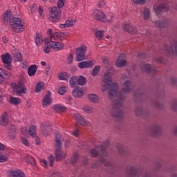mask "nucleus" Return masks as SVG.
Listing matches in <instances>:
<instances>
[{"instance_id": "09e8293b", "label": "nucleus", "mask_w": 177, "mask_h": 177, "mask_svg": "<svg viewBox=\"0 0 177 177\" xmlns=\"http://www.w3.org/2000/svg\"><path fill=\"white\" fill-rule=\"evenodd\" d=\"M44 89V86H42V83L39 82L36 86L35 92L36 93H39V92H41Z\"/></svg>"}, {"instance_id": "79ce46f5", "label": "nucleus", "mask_w": 177, "mask_h": 177, "mask_svg": "<svg viewBox=\"0 0 177 177\" xmlns=\"http://www.w3.org/2000/svg\"><path fill=\"white\" fill-rule=\"evenodd\" d=\"M13 56L14 59L17 60V62H21L23 60V55L20 53H16Z\"/></svg>"}, {"instance_id": "603ef678", "label": "nucleus", "mask_w": 177, "mask_h": 177, "mask_svg": "<svg viewBox=\"0 0 177 177\" xmlns=\"http://www.w3.org/2000/svg\"><path fill=\"white\" fill-rule=\"evenodd\" d=\"M9 73L6 72V71L0 68V77L3 80L5 78L4 75H8Z\"/></svg>"}, {"instance_id": "4c0bfd02", "label": "nucleus", "mask_w": 177, "mask_h": 177, "mask_svg": "<svg viewBox=\"0 0 177 177\" xmlns=\"http://www.w3.org/2000/svg\"><path fill=\"white\" fill-rule=\"evenodd\" d=\"M95 35L96 38H97V39H99V41H100L104 35V30H97L95 32Z\"/></svg>"}, {"instance_id": "c03bdc74", "label": "nucleus", "mask_w": 177, "mask_h": 177, "mask_svg": "<svg viewBox=\"0 0 177 177\" xmlns=\"http://www.w3.org/2000/svg\"><path fill=\"white\" fill-rule=\"evenodd\" d=\"M77 160H78V153H75L73 154V156L71 158V163L72 164V165H74V164H75Z\"/></svg>"}, {"instance_id": "69168bd1", "label": "nucleus", "mask_w": 177, "mask_h": 177, "mask_svg": "<svg viewBox=\"0 0 177 177\" xmlns=\"http://www.w3.org/2000/svg\"><path fill=\"white\" fill-rule=\"evenodd\" d=\"M104 5H106V2H104V1H103V0H101L98 2L97 7L101 9V8H103V6H104Z\"/></svg>"}, {"instance_id": "6e6552de", "label": "nucleus", "mask_w": 177, "mask_h": 177, "mask_svg": "<svg viewBox=\"0 0 177 177\" xmlns=\"http://www.w3.org/2000/svg\"><path fill=\"white\" fill-rule=\"evenodd\" d=\"M1 59L7 70H12V56L9 53L1 55Z\"/></svg>"}, {"instance_id": "9b49d317", "label": "nucleus", "mask_w": 177, "mask_h": 177, "mask_svg": "<svg viewBox=\"0 0 177 177\" xmlns=\"http://www.w3.org/2000/svg\"><path fill=\"white\" fill-rule=\"evenodd\" d=\"M153 10L156 15H160L162 12H168L169 10V4L167 3H162L157 7H153Z\"/></svg>"}, {"instance_id": "bf43d9fd", "label": "nucleus", "mask_w": 177, "mask_h": 177, "mask_svg": "<svg viewBox=\"0 0 177 177\" xmlns=\"http://www.w3.org/2000/svg\"><path fill=\"white\" fill-rule=\"evenodd\" d=\"M58 93L60 95H64V93H66V86L60 87L58 90Z\"/></svg>"}, {"instance_id": "de8ad7c7", "label": "nucleus", "mask_w": 177, "mask_h": 177, "mask_svg": "<svg viewBox=\"0 0 177 177\" xmlns=\"http://www.w3.org/2000/svg\"><path fill=\"white\" fill-rule=\"evenodd\" d=\"M131 2L136 5H145V3L147 2V0H131Z\"/></svg>"}, {"instance_id": "ea45409f", "label": "nucleus", "mask_w": 177, "mask_h": 177, "mask_svg": "<svg viewBox=\"0 0 177 177\" xmlns=\"http://www.w3.org/2000/svg\"><path fill=\"white\" fill-rule=\"evenodd\" d=\"M35 44L37 46H41V44H44V39L38 34L36 35Z\"/></svg>"}, {"instance_id": "c756f323", "label": "nucleus", "mask_w": 177, "mask_h": 177, "mask_svg": "<svg viewBox=\"0 0 177 177\" xmlns=\"http://www.w3.org/2000/svg\"><path fill=\"white\" fill-rule=\"evenodd\" d=\"M57 78L59 81H67L70 78V75L66 72H61L59 73Z\"/></svg>"}, {"instance_id": "1a4fd4ad", "label": "nucleus", "mask_w": 177, "mask_h": 177, "mask_svg": "<svg viewBox=\"0 0 177 177\" xmlns=\"http://www.w3.org/2000/svg\"><path fill=\"white\" fill-rule=\"evenodd\" d=\"M162 131V128L161 127L160 125L153 124L149 129V133L154 138H158V136H160V135H161Z\"/></svg>"}, {"instance_id": "58836bf2", "label": "nucleus", "mask_w": 177, "mask_h": 177, "mask_svg": "<svg viewBox=\"0 0 177 177\" xmlns=\"http://www.w3.org/2000/svg\"><path fill=\"white\" fill-rule=\"evenodd\" d=\"M170 109L177 113V100H174L170 103Z\"/></svg>"}, {"instance_id": "20e7f679", "label": "nucleus", "mask_w": 177, "mask_h": 177, "mask_svg": "<svg viewBox=\"0 0 177 177\" xmlns=\"http://www.w3.org/2000/svg\"><path fill=\"white\" fill-rule=\"evenodd\" d=\"M76 62H82V60H86L88 57L86 56V46L82 45L80 47L76 48Z\"/></svg>"}, {"instance_id": "423d86ee", "label": "nucleus", "mask_w": 177, "mask_h": 177, "mask_svg": "<svg viewBox=\"0 0 177 177\" xmlns=\"http://www.w3.org/2000/svg\"><path fill=\"white\" fill-rule=\"evenodd\" d=\"M52 124L49 122H42L40 124V132L43 136H49L52 133Z\"/></svg>"}, {"instance_id": "412c9836", "label": "nucleus", "mask_w": 177, "mask_h": 177, "mask_svg": "<svg viewBox=\"0 0 177 177\" xmlns=\"http://www.w3.org/2000/svg\"><path fill=\"white\" fill-rule=\"evenodd\" d=\"M134 113L137 117H143V115L149 114V111H145L142 106H137Z\"/></svg>"}, {"instance_id": "7c9ffc66", "label": "nucleus", "mask_w": 177, "mask_h": 177, "mask_svg": "<svg viewBox=\"0 0 177 177\" xmlns=\"http://www.w3.org/2000/svg\"><path fill=\"white\" fill-rule=\"evenodd\" d=\"M10 16H12V11L7 10L3 15L4 23H8L10 20Z\"/></svg>"}, {"instance_id": "680f3d73", "label": "nucleus", "mask_w": 177, "mask_h": 177, "mask_svg": "<svg viewBox=\"0 0 177 177\" xmlns=\"http://www.w3.org/2000/svg\"><path fill=\"white\" fill-rule=\"evenodd\" d=\"M16 127L13 124H11L9 127V132L12 133H16Z\"/></svg>"}, {"instance_id": "2f4dec72", "label": "nucleus", "mask_w": 177, "mask_h": 177, "mask_svg": "<svg viewBox=\"0 0 177 177\" xmlns=\"http://www.w3.org/2000/svg\"><path fill=\"white\" fill-rule=\"evenodd\" d=\"M28 133L32 136V138H36L37 136V127L34 125L30 127L28 130Z\"/></svg>"}, {"instance_id": "864d4df0", "label": "nucleus", "mask_w": 177, "mask_h": 177, "mask_svg": "<svg viewBox=\"0 0 177 177\" xmlns=\"http://www.w3.org/2000/svg\"><path fill=\"white\" fill-rule=\"evenodd\" d=\"M90 153L92 157H97V156H99V152L97 151V150H96V149H91Z\"/></svg>"}, {"instance_id": "a19ab883", "label": "nucleus", "mask_w": 177, "mask_h": 177, "mask_svg": "<svg viewBox=\"0 0 177 177\" xmlns=\"http://www.w3.org/2000/svg\"><path fill=\"white\" fill-rule=\"evenodd\" d=\"M99 71H100V66H95L94 68L93 69V71L91 73V75L93 77H96L99 74Z\"/></svg>"}, {"instance_id": "a18cd8bd", "label": "nucleus", "mask_w": 177, "mask_h": 177, "mask_svg": "<svg viewBox=\"0 0 177 177\" xmlns=\"http://www.w3.org/2000/svg\"><path fill=\"white\" fill-rule=\"evenodd\" d=\"M100 156H103L104 157H106L107 156V151H106V147L103 145H101L100 147Z\"/></svg>"}, {"instance_id": "3c124183", "label": "nucleus", "mask_w": 177, "mask_h": 177, "mask_svg": "<svg viewBox=\"0 0 177 177\" xmlns=\"http://www.w3.org/2000/svg\"><path fill=\"white\" fill-rule=\"evenodd\" d=\"M66 26L67 27H72V26H73L74 24H75V23H77V20H66Z\"/></svg>"}, {"instance_id": "6ab92c4d", "label": "nucleus", "mask_w": 177, "mask_h": 177, "mask_svg": "<svg viewBox=\"0 0 177 177\" xmlns=\"http://www.w3.org/2000/svg\"><path fill=\"white\" fill-rule=\"evenodd\" d=\"M94 64L93 60L88 62L84 61L78 64V67L79 68H91V67H93Z\"/></svg>"}, {"instance_id": "b1692460", "label": "nucleus", "mask_w": 177, "mask_h": 177, "mask_svg": "<svg viewBox=\"0 0 177 177\" xmlns=\"http://www.w3.org/2000/svg\"><path fill=\"white\" fill-rule=\"evenodd\" d=\"M122 57H124V55L120 54L117 59L116 66L119 68H121V67H124V66L127 65V61L122 59Z\"/></svg>"}, {"instance_id": "a211bd4d", "label": "nucleus", "mask_w": 177, "mask_h": 177, "mask_svg": "<svg viewBox=\"0 0 177 177\" xmlns=\"http://www.w3.org/2000/svg\"><path fill=\"white\" fill-rule=\"evenodd\" d=\"M49 46L51 49H54L55 50H62L64 49V44L57 41H51Z\"/></svg>"}, {"instance_id": "f3484780", "label": "nucleus", "mask_w": 177, "mask_h": 177, "mask_svg": "<svg viewBox=\"0 0 177 177\" xmlns=\"http://www.w3.org/2000/svg\"><path fill=\"white\" fill-rule=\"evenodd\" d=\"M72 95L74 97L81 99V97L84 96V91L82 90V88L80 86L74 87V89L72 91Z\"/></svg>"}, {"instance_id": "6e6d98bb", "label": "nucleus", "mask_w": 177, "mask_h": 177, "mask_svg": "<svg viewBox=\"0 0 177 177\" xmlns=\"http://www.w3.org/2000/svg\"><path fill=\"white\" fill-rule=\"evenodd\" d=\"M49 162H50V167H53V164H55V156L53 155H50L48 158Z\"/></svg>"}, {"instance_id": "f8f14e48", "label": "nucleus", "mask_w": 177, "mask_h": 177, "mask_svg": "<svg viewBox=\"0 0 177 177\" xmlns=\"http://www.w3.org/2000/svg\"><path fill=\"white\" fill-rule=\"evenodd\" d=\"M153 24L157 28H167L169 26V20H168V19L156 20L154 21Z\"/></svg>"}, {"instance_id": "e2e57ef3", "label": "nucleus", "mask_w": 177, "mask_h": 177, "mask_svg": "<svg viewBox=\"0 0 177 177\" xmlns=\"http://www.w3.org/2000/svg\"><path fill=\"white\" fill-rule=\"evenodd\" d=\"M6 161H8V157L5 155H0V162H6Z\"/></svg>"}, {"instance_id": "0eeeda50", "label": "nucleus", "mask_w": 177, "mask_h": 177, "mask_svg": "<svg viewBox=\"0 0 177 177\" xmlns=\"http://www.w3.org/2000/svg\"><path fill=\"white\" fill-rule=\"evenodd\" d=\"M93 15L94 20L100 21V23H106V21H111V20L107 19V16H106V14H104V12H103V11L100 10H95L93 11Z\"/></svg>"}, {"instance_id": "4be33fe9", "label": "nucleus", "mask_w": 177, "mask_h": 177, "mask_svg": "<svg viewBox=\"0 0 177 177\" xmlns=\"http://www.w3.org/2000/svg\"><path fill=\"white\" fill-rule=\"evenodd\" d=\"M55 156L57 161H60L62 160H64L65 157H67V155H66V153L63 155L62 148L55 149Z\"/></svg>"}, {"instance_id": "7ed1b4c3", "label": "nucleus", "mask_w": 177, "mask_h": 177, "mask_svg": "<svg viewBox=\"0 0 177 177\" xmlns=\"http://www.w3.org/2000/svg\"><path fill=\"white\" fill-rule=\"evenodd\" d=\"M10 24L15 32H21L24 30V26L21 24V19L19 17L12 18Z\"/></svg>"}, {"instance_id": "72a5a7b5", "label": "nucleus", "mask_w": 177, "mask_h": 177, "mask_svg": "<svg viewBox=\"0 0 177 177\" xmlns=\"http://www.w3.org/2000/svg\"><path fill=\"white\" fill-rule=\"evenodd\" d=\"M88 97V100L91 102V103H97V102H99V97L95 94H89Z\"/></svg>"}, {"instance_id": "338daca9", "label": "nucleus", "mask_w": 177, "mask_h": 177, "mask_svg": "<svg viewBox=\"0 0 177 177\" xmlns=\"http://www.w3.org/2000/svg\"><path fill=\"white\" fill-rule=\"evenodd\" d=\"M15 86H17V89H20L24 87V84L21 82H19L18 84H15Z\"/></svg>"}, {"instance_id": "c9c22d12", "label": "nucleus", "mask_w": 177, "mask_h": 177, "mask_svg": "<svg viewBox=\"0 0 177 177\" xmlns=\"http://www.w3.org/2000/svg\"><path fill=\"white\" fill-rule=\"evenodd\" d=\"M10 102L11 104H15L16 106L21 103V100H20V98H17L15 97H11Z\"/></svg>"}, {"instance_id": "052dcab7", "label": "nucleus", "mask_w": 177, "mask_h": 177, "mask_svg": "<svg viewBox=\"0 0 177 177\" xmlns=\"http://www.w3.org/2000/svg\"><path fill=\"white\" fill-rule=\"evenodd\" d=\"M21 142L23 145H25V146H30V142H28V140L26 137L21 138Z\"/></svg>"}, {"instance_id": "ddd939ff", "label": "nucleus", "mask_w": 177, "mask_h": 177, "mask_svg": "<svg viewBox=\"0 0 177 177\" xmlns=\"http://www.w3.org/2000/svg\"><path fill=\"white\" fill-rule=\"evenodd\" d=\"M101 164H104L105 167H111L113 168V164L111 162H106V160L104 158H100L96 162L93 163L92 165V168H99Z\"/></svg>"}, {"instance_id": "473e14b6", "label": "nucleus", "mask_w": 177, "mask_h": 177, "mask_svg": "<svg viewBox=\"0 0 177 177\" xmlns=\"http://www.w3.org/2000/svg\"><path fill=\"white\" fill-rule=\"evenodd\" d=\"M25 161L28 164H30V165H35V160L34 159V158L32 156H31L30 155H27L25 157Z\"/></svg>"}, {"instance_id": "37998d69", "label": "nucleus", "mask_w": 177, "mask_h": 177, "mask_svg": "<svg viewBox=\"0 0 177 177\" xmlns=\"http://www.w3.org/2000/svg\"><path fill=\"white\" fill-rule=\"evenodd\" d=\"M161 168H162V164L160 161H156L155 165V171L160 172Z\"/></svg>"}, {"instance_id": "5fc2aeb1", "label": "nucleus", "mask_w": 177, "mask_h": 177, "mask_svg": "<svg viewBox=\"0 0 177 177\" xmlns=\"http://www.w3.org/2000/svg\"><path fill=\"white\" fill-rule=\"evenodd\" d=\"M17 92L19 95L21 93H26L27 92V88L26 87H21V88H19L17 90Z\"/></svg>"}, {"instance_id": "2eb2a0df", "label": "nucleus", "mask_w": 177, "mask_h": 177, "mask_svg": "<svg viewBox=\"0 0 177 177\" xmlns=\"http://www.w3.org/2000/svg\"><path fill=\"white\" fill-rule=\"evenodd\" d=\"M124 30L129 34H136L138 32V28L133 26L132 24L129 22L124 24Z\"/></svg>"}, {"instance_id": "774afa93", "label": "nucleus", "mask_w": 177, "mask_h": 177, "mask_svg": "<svg viewBox=\"0 0 177 177\" xmlns=\"http://www.w3.org/2000/svg\"><path fill=\"white\" fill-rule=\"evenodd\" d=\"M53 177H62V174L57 171H53Z\"/></svg>"}, {"instance_id": "dca6fc26", "label": "nucleus", "mask_w": 177, "mask_h": 177, "mask_svg": "<svg viewBox=\"0 0 177 177\" xmlns=\"http://www.w3.org/2000/svg\"><path fill=\"white\" fill-rule=\"evenodd\" d=\"M51 93L50 91H47L46 95H45L42 100L43 107H46L47 106H50L52 103V98H50Z\"/></svg>"}, {"instance_id": "5701e85b", "label": "nucleus", "mask_w": 177, "mask_h": 177, "mask_svg": "<svg viewBox=\"0 0 177 177\" xmlns=\"http://www.w3.org/2000/svg\"><path fill=\"white\" fill-rule=\"evenodd\" d=\"M53 38L55 41H63L66 39V37L64 36V33L62 32H56L53 35Z\"/></svg>"}, {"instance_id": "4468645a", "label": "nucleus", "mask_w": 177, "mask_h": 177, "mask_svg": "<svg viewBox=\"0 0 177 177\" xmlns=\"http://www.w3.org/2000/svg\"><path fill=\"white\" fill-rule=\"evenodd\" d=\"M140 68L142 71L147 73V74H152V75L156 74V69H152L151 66L149 64H140Z\"/></svg>"}, {"instance_id": "aec40b11", "label": "nucleus", "mask_w": 177, "mask_h": 177, "mask_svg": "<svg viewBox=\"0 0 177 177\" xmlns=\"http://www.w3.org/2000/svg\"><path fill=\"white\" fill-rule=\"evenodd\" d=\"M74 118L75 121L80 124V125H82L83 127L88 126V122H86V120H85V119L82 116H81V115L75 113L74 115Z\"/></svg>"}, {"instance_id": "4d7b16f0", "label": "nucleus", "mask_w": 177, "mask_h": 177, "mask_svg": "<svg viewBox=\"0 0 177 177\" xmlns=\"http://www.w3.org/2000/svg\"><path fill=\"white\" fill-rule=\"evenodd\" d=\"M154 106H155V107H156L157 109H164V104H161V103H160V102H158V101H156L155 102H154Z\"/></svg>"}, {"instance_id": "f704fd0d", "label": "nucleus", "mask_w": 177, "mask_h": 177, "mask_svg": "<svg viewBox=\"0 0 177 177\" xmlns=\"http://www.w3.org/2000/svg\"><path fill=\"white\" fill-rule=\"evenodd\" d=\"M86 84V78L82 75H80L79 77H77V85H80L81 86H84Z\"/></svg>"}, {"instance_id": "f03ea898", "label": "nucleus", "mask_w": 177, "mask_h": 177, "mask_svg": "<svg viewBox=\"0 0 177 177\" xmlns=\"http://www.w3.org/2000/svg\"><path fill=\"white\" fill-rule=\"evenodd\" d=\"M127 177H151L150 173L139 170L138 168L131 166L126 172Z\"/></svg>"}, {"instance_id": "393cba45", "label": "nucleus", "mask_w": 177, "mask_h": 177, "mask_svg": "<svg viewBox=\"0 0 177 177\" xmlns=\"http://www.w3.org/2000/svg\"><path fill=\"white\" fill-rule=\"evenodd\" d=\"M37 70H38V66L35 64L30 66L28 68V74L29 77H34V75L37 73Z\"/></svg>"}, {"instance_id": "0e129e2a", "label": "nucleus", "mask_w": 177, "mask_h": 177, "mask_svg": "<svg viewBox=\"0 0 177 177\" xmlns=\"http://www.w3.org/2000/svg\"><path fill=\"white\" fill-rule=\"evenodd\" d=\"M63 6H64V1H63V0H59L57 3L58 9H62Z\"/></svg>"}, {"instance_id": "39448f33", "label": "nucleus", "mask_w": 177, "mask_h": 177, "mask_svg": "<svg viewBox=\"0 0 177 177\" xmlns=\"http://www.w3.org/2000/svg\"><path fill=\"white\" fill-rule=\"evenodd\" d=\"M60 9L57 7L50 8V21L52 23H57L60 21Z\"/></svg>"}, {"instance_id": "8fccbe9b", "label": "nucleus", "mask_w": 177, "mask_h": 177, "mask_svg": "<svg viewBox=\"0 0 177 177\" xmlns=\"http://www.w3.org/2000/svg\"><path fill=\"white\" fill-rule=\"evenodd\" d=\"M117 150L119 153V154H120L121 156H122V154H124V149L122 148V145L121 144H118L116 146Z\"/></svg>"}, {"instance_id": "a878e982", "label": "nucleus", "mask_w": 177, "mask_h": 177, "mask_svg": "<svg viewBox=\"0 0 177 177\" xmlns=\"http://www.w3.org/2000/svg\"><path fill=\"white\" fill-rule=\"evenodd\" d=\"M8 175L10 177H26V174L20 170H17V171H10L8 173Z\"/></svg>"}, {"instance_id": "c85d7f7f", "label": "nucleus", "mask_w": 177, "mask_h": 177, "mask_svg": "<svg viewBox=\"0 0 177 177\" xmlns=\"http://www.w3.org/2000/svg\"><path fill=\"white\" fill-rule=\"evenodd\" d=\"M69 84L72 88H77L78 86V77L72 76L70 79Z\"/></svg>"}, {"instance_id": "13d9d810", "label": "nucleus", "mask_w": 177, "mask_h": 177, "mask_svg": "<svg viewBox=\"0 0 177 177\" xmlns=\"http://www.w3.org/2000/svg\"><path fill=\"white\" fill-rule=\"evenodd\" d=\"M67 60H68V64H72L73 61L74 60V56H73L72 54H70V55L67 57Z\"/></svg>"}, {"instance_id": "bb28decb", "label": "nucleus", "mask_w": 177, "mask_h": 177, "mask_svg": "<svg viewBox=\"0 0 177 177\" xmlns=\"http://www.w3.org/2000/svg\"><path fill=\"white\" fill-rule=\"evenodd\" d=\"M53 110L56 113H64L67 110V107L63 105L56 104L53 106Z\"/></svg>"}, {"instance_id": "cd10ccee", "label": "nucleus", "mask_w": 177, "mask_h": 177, "mask_svg": "<svg viewBox=\"0 0 177 177\" xmlns=\"http://www.w3.org/2000/svg\"><path fill=\"white\" fill-rule=\"evenodd\" d=\"M9 120L8 119V113L5 112L3 116L0 119V125L1 127H6Z\"/></svg>"}, {"instance_id": "49530a36", "label": "nucleus", "mask_w": 177, "mask_h": 177, "mask_svg": "<svg viewBox=\"0 0 177 177\" xmlns=\"http://www.w3.org/2000/svg\"><path fill=\"white\" fill-rule=\"evenodd\" d=\"M83 111H85V113H88V114H91V113H93V108L86 106L83 107Z\"/></svg>"}, {"instance_id": "9d476101", "label": "nucleus", "mask_w": 177, "mask_h": 177, "mask_svg": "<svg viewBox=\"0 0 177 177\" xmlns=\"http://www.w3.org/2000/svg\"><path fill=\"white\" fill-rule=\"evenodd\" d=\"M55 148L62 149L63 142H64V137H63V136L60 133L57 131L55 133Z\"/></svg>"}, {"instance_id": "e433bc0d", "label": "nucleus", "mask_w": 177, "mask_h": 177, "mask_svg": "<svg viewBox=\"0 0 177 177\" xmlns=\"http://www.w3.org/2000/svg\"><path fill=\"white\" fill-rule=\"evenodd\" d=\"M150 18V10L149 8H145L143 11V19L144 20H149Z\"/></svg>"}, {"instance_id": "f257e3e1", "label": "nucleus", "mask_w": 177, "mask_h": 177, "mask_svg": "<svg viewBox=\"0 0 177 177\" xmlns=\"http://www.w3.org/2000/svg\"><path fill=\"white\" fill-rule=\"evenodd\" d=\"M103 82L104 83L103 85L104 90L102 92H106L109 89V97L111 100H113L112 104L113 109L111 113L112 117L122 118L124 112L120 109L124 104V93H129L132 91V83L129 80L125 81L122 88V93H118V85L117 83L111 84L113 78H111V73L109 71L104 73Z\"/></svg>"}]
</instances>
